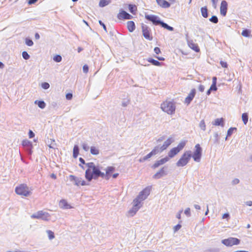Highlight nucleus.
Returning a JSON list of instances; mask_svg holds the SVG:
<instances>
[{"label": "nucleus", "mask_w": 252, "mask_h": 252, "mask_svg": "<svg viewBox=\"0 0 252 252\" xmlns=\"http://www.w3.org/2000/svg\"><path fill=\"white\" fill-rule=\"evenodd\" d=\"M87 169L85 171V178L89 182H91L93 179H96L99 177H102L104 175V172H101V167L96 166L94 162L87 163Z\"/></svg>", "instance_id": "1"}, {"label": "nucleus", "mask_w": 252, "mask_h": 252, "mask_svg": "<svg viewBox=\"0 0 252 252\" xmlns=\"http://www.w3.org/2000/svg\"><path fill=\"white\" fill-rule=\"evenodd\" d=\"M150 190L151 188L150 187H146L140 192L137 197L133 200V206L128 212L130 215L133 216L135 214L136 212L141 207V202L144 200L150 194Z\"/></svg>", "instance_id": "2"}, {"label": "nucleus", "mask_w": 252, "mask_h": 252, "mask_svg": "<svg viewBox=\"0 0 252 252\" xmlns=\"http://www.w3.org/2000/svg\"><path fill=\"white\" fill-rule=\"evenodd\" d=\"M176 105L173 101L166 99L160 104L161 109L168 115H173L175 113Z\"/></svg>", "instance_id": "3"}, {"label": "nucleus", "mask_w": 252, "mask_h": 252, "mask_svg": "<svg viewBox=\"0 0 252 252\" xmlns=\"http://www.w3.org/2000/svg\"><path fill=\"white\" fill-rule=\"evenodd\" d=\"M145 18L150 21H151L153 24L155 25H160L163 28L168 30L170 31H173L174 29L173 27L168 26L167 24L160 21L158 18L155 15H145Z\"/></svg>", "instance_id": "4"}, {"label": "nucleus", "mask_w": 252, "mask_h": 252, "mask_svg": "<svg viewBox=\"0 0 252 252\" xmlns=\"http://www.w3.org/2000/svg\"><path fill=\"white\" fill-rule=\"evenodd\" d=\"M191 157L190 151H186L182 155L180 159L176 163V165L179 167H182L186 165L189 162Z\"/></svg>", "instance_id": "5"}, {"label": "nucleus", "mask_w": 252, "mask_h": 252, "mask_svg": "<svg viewBox=\"0 0 252 252\" xmlns=\"http://www.w3.org/2000/svg\"><path fill=\"white\" fill-rule=\"evenodd\" d=\"M186 144V142L183 141L180 142L177 147L172 148L170 150L168 153L167 157L170 158H173L177 155L181 151H182L185 147Z\"/></svg>", "instance_id": "6"}, {"label": "nucleus", "mask_w": 252, "mask_h": 252, "mask_svg": "<svg viewBox=\"0 0 252 252\" xmlns=\"http://www.w3.org/2000/svg\"><path fill=\"white\" fill-rule=\"evenodd\" d=\"M16 193L20 195L27 196L31 194L28 187L26 184H21L15 188Z\"/></svg>", "instance_id": "7"}, {"label": "nucleus", "mask_w": 252, "mask_h": 252, "mask_svg": "<svg viewBox=\"0 0 252 252\" xmlns=\"http://www.w3.org/2000/svg\"><path fill=\"white\" fill-rule=\"evenodd\" d=\"M202 149L199 144L195 145L194 147V151L193 154L191 155V157L193 160L196 162H200L202 157Z\"/></svg>", "instance_id": "8"}, {"label": "nucleus", "mask_w": 252, "mask_h": 252, "mask_svg": "<svg viewBox=\"0 0 252 252\" xmlns=\"http://www.w3.org/2000/svg\"><path fill=\"white\" fill-rule=\"evenodd\" d=\"M114 171L115 168L113 166H108L105 169V173H104V175H102V178L108 180L112 176L113 178H116L119 175V174L114 173L112 174Z\"/></svg>", "instance_id": "9"}, {"label": "nucleus", "mask_w": 252, "mask_h": 252, "mask_svg": "<svg viewBox=\"0 0 252 252\" xmlns=\"http://www.w3.org/2000/svg\"><path fill=\"white\" fill-rule=\"evenodd\" d=\"M240 240L236 238L229 237L222 240V243L227 247H231L233 245H237L240 243Z\"/></svg>", "instance_id": "10"}, {"label": "nucleus", "mask_w": 252, "mask_h": 252, "mask_svg": "<svg viewBox=\"0 0 252 252\" xmlns=\"http://www.w3.org/2000/svg\"><path fill=\"white\" fill-rule=\"evenodd\" d=\"M49 215L48 213L43 212L42 211H39L36 213L32 214L31 217L33 219H41L44 220H47L49 217Z\"/></svg>", "instance_id": "11"}, {"label": "nucleus", "mask_w": 252, "mask_h": 252, "mask_svg": "<svg viewBox=\"0 0 252 252\" xmlns=\"http://www.w3.org/2000/svg\"><path fill=\"white\" fill-rule=\"evenodd\" d=\"M142 32L145 38L149 40H152L153 39V37L150 32V30L148 26L142 24Z\"/></svg>", "instance_id": "12"}, {"label": "nucleus", "mask_w": 252, "mask_h": 252, "mask_svg": "<svg viewBox=\"0 0 252 252\" xmlns=\"http://www.w3.org/2000/svg\"><path fill=\"white\" fill-rule=\"evenodd\" d=\"M69 178L71 181L75 182V185L77 186H83L88 185L86 183V181L81 177H76L71 175L69 176Z\"/></svg>", "instance_id": "13"}, {"label": "nucleus", "mask_w": 252, "mask_h": 252, "mask_svg": "<svg viewBox=\"0 0 252 252\" xmlns=\"http://www.w3.org/2000/svg\"><path fill=\"white\" fill-rule=\"evenodd\" d=\"M195 94L196 90L194 88L192 89L188 95L185 98L184 101L185 103L189 105L194 97Z\"/></svg>", "instance_id": "14"}, {"label": "nucleus", "mask_w": 252, "mask_h": 252, "mask_svg": "<svg viewBox=\"0 0 252 252\" xmlns=\"http://www.w3.org/2000/svg\"><path fill=\"white\" fill-rule=\"evenodd\" d=\"M117 17L120 20L122 19H131L132 18V16L127 13L126 12L123 10H120L119 13L118 14Z\"/></svg>", "instance_id": "15"}, {"label": "nucleus", "mask_w": 252, "mask_h": 252, "mask_svg": "<svg viewBox=\"0 0 252 252\" xmlns=\"http://www.w3.org/2000/svg\"><path fill=\"white\" fill-rule=\"evenodd\" d=\"M227 7V2L225 0L221 1L220 6V13L222 16H225L226 15Z\"/></svg>", "instance_id": "16"}, {"label": "nucleus", "mask_w": 252, "mask_h": 252, "mask_svg": "<svg viewBox=\"0 0 252 252\" xmlns=\"http://www.w3.org/2000/svg\"><path fill=\"white\" fill-rule=\"evenodd\" d=\"M158 153V147L156 146L152 150V151L150 153H149L146 156H145L142 159H140L139 161L140 162L145 161L148 159V158H150L152 156L156 155Z\"/></svg>", "instance_id": "17"}, {"label": "nucleus", "mask_w": 252, "mask_h": 252, "mask_svg": "<svg viewBox=\"0 0 252 252\" xmlns=\"http://www.w3.org/2000/svg\"><path fill=\"white\" fill-rule=\"evenodd\" d=\"M172 143V139L171 138L167 139L160 147H158V153H161L165 150Z\"/></svg>", "instance_id": "18"}, {"label": "nucleus", "mask_w": 252, "mask_h": 252, "mask_svg": "<svg viewBox=\"0 0 252 252\" xmlns=\"http://www.w3.org/2000/svg\"><path fill=\"white\" fill-rule=\"evenodd\" d=\"M169 160V158L167 156L160 159V160H157L152 166L153 168H156L161 165Z\"/></svg>", "instance_id": "19"}, {"label": "nucleus", "mask_w": 252, "mask_h": 252, "mask_svg": "<svg viewBox=\"0 0 252 252\" xmlns=\"http://www.w3.org/2000/svg\"><path fill=\"white\" fill-rule=\"evenodd\" d=\"M158 5L162 8H168L170 4L165 0H156Z\"/></svg>", "instance_id": "20"}, {"label": "nucleus", "mask_w": 252, "mask_h": 252, "mask_svg": "<svg viewBox=\"0 0 252 252\" xmlns=\"http://www.w3.org/2000/svg\"><path fill=\"white\" fill-rule=\"evenodd\" d=\"M166 174L165 168H161L159 171L157 172L153 176V178L155 179H159Z\"/></svg>", "instance_id": "21"}, {"label": "nucleus", "mask_w": 252, "mask_h": 252, "mask_svg": "<svg viewBox=\"0 0 252 252\" xmlns=\"http://www.w3.org/2000/svg\"><path fill=\"white\" fill-rule=\"evenodd\" d=\"M189 46L193 50L195 51L196 52H198L200 51V48L198 47L197 44L194 43L192 41H189L188 42Z\"/></svg>", "instance_id": "22"}, {"label": "nucleus", "mask_w": 252, "mask_h": 252, "mask_svg": "<svg viewBox=\"0 0 252 252\" xmlns=\"http://www.w3.org/2000/svg\"><path fill=\"white\" fill-rule=\"evenodd\" d=\"M59 206L63 209H70L72 208V207L68 204L67 201L64 199L61 200L60 201Z\"/></svg>", "instance_id": "23"}, {"label": "nucleus", "mask_w": 252, "mask_h": 252, "mask_svg": "<svg viewBox=\"0 0 252 252\" xmlns=\"http://www.w3.org/2000/svg\"><path fill=\"white\" fill-rule=\"evenodd\" d=\"M213 125L215 126H224V119L222 118L216 119L213 123Z\"/></svg>", "instance_id": "24"}, {"label": "nucleus", "mask_w": 252, "mask_h": 252, "mask_svg": "<svg viewBox=\"0 0 252 252\" xmlns=\"http://www.w3.org/2000/svg\"><path fill=\"white\" fill-rule=\"evenodd\" d=\"M127 28L129 32H132L135 29V26L134 22L132 21L127 22Z\"/></svg>", "instance_id": "25"}, {"label": "nucleus", "mask_w": 252, "mask_h": 252, "mask_svg": "<svg viewBox=\"0 0 252 252\" xmlns=\"http://www.w3.org/2000/svg\"><path fill=\"white\" fill-rule=\"evenodd\" d=\"M217 84V77H214L212 79V84L210 88V90L212 91H216L217 90V88L216 86Z\"/></svg>", "instance_id": "26"}, {"label": "nucleus", "mask_w": 252, "mask_h": 252, "mask_svg": "<svg viewBox=\"0 0 252 252\" xmlns=\"http://www.w3.org/2000/svg\"><path fill=\"white\" fill-rule=\"evenodd\" d=\"M148 62L151 63L153 65L155 66H160L161 63L158 61L155 60L152 58H149L147 59Z\"/></svg>", "instance_id": "27"}, {"label": "nucleus", "mask_w": 252, "mask_h": 252, "mask_svg": "<svg viewBox=\"0 0 252 252\" xmlns=\"http://www.w3.org/2000/svg\"><path fill=\"white\" fill-rule=\"evenodd\" d=\"M91 153L94 155H97L99 154V151L97 147L95 146H92L90 149Z\"/></svg>", "instance_id": "28"}, {"label": "nucleus", "mask_w": 252, "mask_h": 252, "mask_svg": "<svg viewBox=\"0 0 252 252\" xmlns=\"http://www.w3.org/2000/svg\"><path fill=\"white\" fill-rule=\"evenodd\" d=\"M201 13L202 16L204 18H207L208 17V9L207 8L206 6H204L203 7H201Z\"/></svg>", "instance_id": "29"}, {"label": "nucleus", "mask_w": 252, "mask_h": 252, "mask_svg": "<svg viewBox=\"0 0 252 252\" xmlns=\"http://www.w3.org/2000/svg\"><path fill=\"white\" fill-rule=\"evenodd\" d=\"M128 8L129 11L133 14H135L137 11V7L135 5L129 4Z\"/></svg>", "instance_id": "30"}, {"label": "nucleus", "mask_w": 252, "mask_h": 252, "mask_svg": "<svg viewBox=\"0 0 252 252\" xmlns=\"http://www.w3.org/2000/svg\"><path fill=\"white\" fill-rule=\"evenodd\" d=\"M79 155V148L77 145H75L73 147V156L74 158H76Z\"/></svg>", "instance_id": "31"}, {"label": "nucleus", "mask_w": 252, "mask_h": 252, "mask_svg": "<svg viewBox=\"0 0 252 252\" xmlns=\"http://www.w3.org/2000/svg\"><path fill=\"white\" fill-rule=\"evenodd\" d=\"M242 121L245 125H246L248 122V115L247 113L242 114Z\"/></svg>", "instance_id": "32"}, {"label": "nucleus", "mask_w": 252, "mask_h": 252, "mask_svg": "<svg viewBox=\"0 0 252 252\" xmlns=\"http://www.w3.org/2000/svg\"><path fill=\"white\" fill-rule=\"evenodd\" d=\"M109 2V0H100L99 3V5L101 7H104L108 5Z\"/></svg>", "instance_id": "33"}, {"label": "nucleus", "mask_w": 252, "mask_h": 252, "mask_svg": "<svg viewBox=\"0 0 252 252\" xmlns=\"http://www.w3.org/2000/svg\"><path fill=\"white\" fill-rule=\"evenodd\" d=\"M237 128L236 127H230L229 128L227 132V136H230L234 131H236Z\"/></svg>", "instance_id": "34"}, {"label": "nucleus", "mask_w": 252, "mask_h": 252, "mask_svg": "<svg viewBox=\"0 0 252 252\" xmlns=\"http://www.w3.org/2000/svg\"><path fill=\"white\" fill-rule=\"evenodd\" d=\"M22 145L23 146L31 147L32 146L31 142L28 140H24L22 141Z\"/></svg>", "instance_id": "35"}, {"label": "nucleus", "mask_w": 252, "mask_h": 252, "mask_svg": "<svg viewBox=\"0 0 252 252\" xmlns=\"http://www.w3.org/2000/svg\"><path fill=\"white\" fill-rule=\"evenodd\" d=\"M250 34V31L248 30L245 29L242 32V35L245 37H249Z\"/></svg>", "instance_id": "36"}, {"label": "nucleus", "mask_w": 252, "mask_h": 252, "mask_svg": "<svg viewBox=\"0 0 252 252\" xmlns=\"http://www.w3.org/2000/svg\"><path fill=\"white\" fill-rule=\"evenodd\" d=\"M47 233L48 234V237H49V239L51 240V239H53V238H54V237H55L54 233L51 230H47Z\"/></svg>", "instance_id": "37"}, {"label": "nucleus", "mask_w": 252, "mask_h": 252, "mask_svg": "<svg viewBox=\"0 0 252 252\" xmlns=\"http://www.w3.org/2000/svg\"><path fill=\"white\" fill-rule=\"evenodd\" d=\"M199 127L203 130H205L206 129V125L205 123V121L203 120L201 121L199 124Z\"/></svg>", "instance_id": "38"}, {"label": "nucleus", "mask_w": 252, "mask_h": 252, "mask_svg": "<svg viewBox=\"0 0 252 252\" xmlns=\"http://www.w3.org/2000/svg\"><path fill=\"white\" fill-rule=\"evenodd\" d=\"M62 58L60 55H57L55 56L53 58V60L54 61L56 62H60L62 61Z\"/></svg>", "instance_id": "39"}, {"label": "nucleus", "mask_w": 252, "mask_h": 252, "mask_svg": "<svg viewBox=\"0 0 252 252\" xmlns=\"http://www.w3.org/2000/svg\"><path fill=\"white\" fill-rule=\"evenodd\" d=\"M210 21L211 22L216 24L218 22V19L216 16H213L210 19Z\"/></svg>", "instance_id": "40"}, {"label": "nucleus", "mask_w": 252, "mask_h": 252, "mask_svg": "<svg viewBox=\"0 0 252 252\" xmlns=\"http://www.w3.org/2000/svg\"><path fill=\"white\" fill-rule=\"evenodd\" d=\"M37 104H38V107L42 109L44 108L46 106V104L43 101H38Z\"/></svg>", "instance_id": "41"}, {"label": "nucleus", "mask_w": 252, "mask_h": 252, "mask_svg": "<svg viewBox=\"0 0 252 252\" xmlns=\"http://www.w3.org/2000/svg\"><path fill=\"white\" fill-rule=\"evenodd\" d=\"M22 56H23V58L25 60H28L30 58L29 55L26 51L23 52Z\"/></svg>", "instance_id": "42"}, {"label": "nucleus", "mask_w": 252, "mask_h": 252, "mask_svg": "<svg viewBox=\"0 0 252 252\" xmlns=\"http://www.w3.org/2000/svg\"><path fill=\"white\" fill-rule=\"evenodd\" d=\"M26 44L29 46H31L33 44V41L30 39L26 38Z\"/></svg>", "instance_id": "43"}, {"label": "nucleus", "mask_w": 252, "mask_h": 252, "mask_svg": "<svg viewBox=\"0 0 252 252\" xmlns=\"http://www.w3.org/2000/svg\"><path fill=\"white\" fill-rule=\"evenodd\" d=\"M41 87L44 89H47L49 88L50 85H49V83L44 82V83H42Z\"/></svg>", "instance_id": "44"}, {"label": "nucleus", "mask_w": 252, "mask_h": 252, "mask_svg": "<svg viewBox=\"0 0 252 252\" xmlns=\"http://www.w3.org/2000/svg\"><path fill=\"white\" fill-rule=\"evenodd\" d=\"M220 64H221V66L224 68H227V63L226 62L221 61L220 62Z\"/></svg>", "instance_id": "45"}, {"label": "nucleus", "mask_w": 252, "mask_h": 252, "mask_svg": "<svg viewBox=\"0 0 252 252\" xmlns=\"http://www.w3.org/2000/svg\"><path fill=\"white\" fill-rule=\"evenodd\" d=\"M185 214L188 216H189L190 215V211L189 208H188L185 210Z\"/></svg>", "instance_id": "46"}, {"label": "nucleus", "mask_w": 252, "mask_h": 252, "mask_svg": "<svg viewBox=\"0 0 252 252\" xmlns=\"http://www.w3.org/2000/svg\"><path fill=\"white\" fill-rule=\"evenodd\" d=\"M83 70L85 73H87L89 70V67L88 65L86 64L84 65L83 67Z\"/></svg>", "instance_id": "47"}, {"label": "nucleus", "mask_w": 252, "mask_h": 252, "mask_svg": "<svg viewBox=\"0 0 252 252\" xmlns=\"http://www.w3.org/2000/svg\"><path fill=\"white\" fill-rule=\"evenodd\" d=\"M198 90L200 92H203L204 91L205 87L203 85H200L198 86Z\"/></svg>", "instance_id": "48"}, {"label": "nucleus", "mask_w": 252, "mask_h": 252, "mask_svg": "<svg viewBox=\"0 0 252 252\" xmlns=\"http://www.w3.org/2000/svg\"><path fill=\"white\" fill-rule=\"evenodd\" d=\"M181 225L180 224H178L177 225L175 226L174 227V231L176 232V231H178V230H179L181 228Z\"/></svg>", "instance_id": "49"}, {"label": "nucleus", "mask_w": 252, "mask_h": 252, "mask_svg": "<svg viewBox=\"0 0 252 252\" xmlns=\"http://www.w3.org/2000/svg\"><path fill=\"white\" fill-rule=\"evenodd\" d=\"M82 147H83V149L86 151H88L89 150V146L87 145V144L86 143H84L82 145Z\"/></svg>", "instance_id": "50"}, {"label": "nucleus", "mask_w": 252, "mask_h": 252, "mask_svg": "<svg viewBox=\"0 0 252 252\" xmlns=\"http://www.w3.org/2000/svg\"><path fill=\"white\" fill-rule=\"evenodd\" d=\"M66 98L68 100H70L72 98V94L70 93H68L66 94Z\"/></svg>", "instance_id": "51"}, {"label": "nucleus", "mask_w": 252, "mask_h": 252, "mask_svg": "<svg viewBox=\"0 0 252 252\" xmlns=\"http://www.w3.org/2000/svg\"><path fill=\"white\" fill-rule=\"evenodd\" d=\"M154 51L157 54H158L160 53V50L158 47H156L154 48Z\"/></svg>", "instance_id": "52"}, {"label": "nucleus", "mask_w": 252, "mask_h": 252, "mask_svg": "<svg viewBox=\"0 0 252 252\" xmlns=\"http://www.w3.org/2000/svg\"><path fill=\"white\" fill-rule=\"evenodd\" d=\"M29 136L30 138H32L34 136V133L31 130H30L29 132Z\"/></svg>", "instance_id": "53"}, {"label": "nucleus", "mask_w": 252, "mask_h": 252, "mask_svg": "<svg viewBox=\"0 0 252 252\" xmlns=\"http://www.w3.org/2000/svg\"><path fill=\"white\" fill-rule=\"evenodd\" d=\"M218 0H211L213 3V5L214 7V8H216Z\"/></svg>", "instance_id": "54"}, {"label": "nucleus", "mask_w": 252, "mask_h": 252, "mask_svg": "<svg viewBox=\"0 0 252 252\" xmlns=\"http://www.w3.org/2000/svg\"><path fill=\"white\" fill-rule=\"evenodd\" d=\"M99 24H100L101 26H102V27H103V29H104V30L106 32V31H107V29H106V27L105 25H104V23H103L102 22V21H100V20H99Z\"/></svg>", "instance_id": "55"}, {"label": "nucleus", "mask_w": 252, "mask_h": 252, "mask_svg": "<svg viewBox=\"0 0 252 252\" xmlns=\"http://www.w3.org/2000/svg\"><path fill=\"white\" fill-rule=\"evenodd\" d=\"M37 0H29L28 3L29 5H31L35 3L37 1Z\"/></svg>", "instance_id": "56"}, {"label": "nucleus", "mask_w": 252, "mask_h": 252, "mask_svg": "<svg viewBox=\"0 0 252 252\" xmlns=\"http://www.w3.org/2000/svg\"><path fill=\"white\" fill-rule=\"evenodd\" d=\"M229 217V215L228 213H225L222 215V219H225V218H228Z\"/></svg>", "instance_id": "57"}, {"label": "nucleus", "mask_w": 252, "mask_h": 252, "mask_svg": "<svg viewBox=\"0 0 252 252\" xmlns=\"http://www.w3.org/2000/svg\"><path fill=\"white\" fill-rule=\"evenodd\" d=\"M182 212V211H179V212L178 213V214L177 215V218L178 219H181V213Z\"/></svg>", "instance_id": "58"}, {"label": "nucleus", "mask_w": 252, "mask_h": 252, "mask_svg": "<svg viewBox=\"0 0 252 252\" xmlns=\"http://www.w3.org/2000/svg\"><path fill=\"white\" fill-rule=\"evenodd\" d=\"M246 204L248 206H252V201H247L246 202Z\"/></svg>", "instance_id": "59"}, {"label": "nucleus", "mask_w": 252, "mask_h": 252, "mask_svg": "<svg viewBox=\"0 0 252 252\" xmlns=\"http://www.w3.org/2000/svg\"><path fill=\"white\" fill-rule=\"evenodd\" d=\"M156 58H157L159 61L164 60V58L163 57L156 56Z\"/></svg>", "instance_id": "60"}, {"label": "nucleus", "mask_w": 252, "mask_h": 252, "mask_svg": "<svg viewBox=\"0 0 252 252\" xmlns=\"http://www.w3.org/2000/svg\"><path fill=\"white\" fill-rule=\"evenodd\" d=\"M51 177L54 179H56L57 178V176L56 175L54 174V173H52L51 175Z\"/></svg>", "instance_id": "61"}, {"label": "nucleus", "mask_w": 252, "mask_h": 252, "mask_svg": "<svg viewBox=\"0 0 252 252\" xmlns=\"http://www.w3.org/2000/svg\"><path fill=\"white\" fill-rule=\"evenodd\" d=\"M35 38L36 39H39L40 38V36H39V34L38 33H36L35 34Z\"/></svg>", "instance_id": "62"}, {"label": "nucleus", "mask_w": 252, "mask_h": 252, "mask_svg": "<svg viewBox=\"0 0 252 252\" xmlns=\"http://www.w3.org/2000/svg\"><path fill=\"white\" fill-rule=\"evenodd\" d=\"M194 207L196 209L199 210L200 209V207L198 205H195Z\"/></svg>", "instance_id": "63"}, {"label": "nucleus", "mask_w": 252, "mask_h": 252, "mask_svg": "<svg viewBox=\"0 0 252 252\" xmlns=\"http://www.w3.org/2000/svg\"><path fill=\"white\" fill-rule=\"evenodd\" d=\"M79 160L80 161V162L81 163H82L83 164H85V160L82 158H79Z\"/></svg>", "instance_id": "64"}]
</instances>
